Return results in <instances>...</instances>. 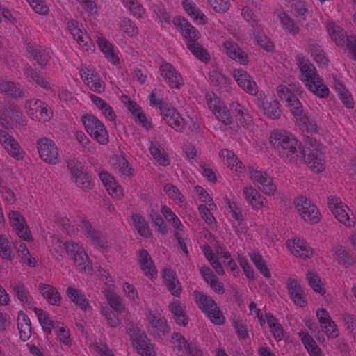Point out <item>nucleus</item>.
Segmentation results:
<instances>
[{"label": "nucleus", "instance_id": "nucleus-1", "mask_svg": "<svg viewBox=\"0 0 356 356\" xmlns=\"http://www.w3.org/2000/svg\"><path fill=\"white\" fill-rule=\"evenodd\" d=\"M49 250L56 260H60L64 253L72 258L81 270L90 273L92 267L84 248L74 241H63L54 236L49 241Z\"/></svg>", "mask_w": 356, "mask_h": 356}, {"label": "nucleus", "instance_id": "nucleus-2", "mask_svg": "<svg viewBox=\"0 0 356 356\" xmlns=\"http://www.w3.org/2000/svg\"><path fill=\"white\" fill-rule=\"evenodd\" d=\"M270 144L278 154L286 159H296L301 154V143L289 131L278 129L270 134Z\"/></svg>", "mask_w": 356, "mask_h": 356}, {"label": "nucleus", "instance_id": "nucleus-3", "mask_svg": "<svg viewBox=\"0 0 356 356\" xmlns=\"http://www.w3.org/2000/svg\"><path fill=\"white\" fill-rule=\"evenodd\" d=\"M296 60L298 64L301 72L300 79L305 83L308 90L318 97H327L329 95L330 90L328 88L322 83L315 67L301 54L296 56Z\"/></svg>", "mask_w": 356, "mask_h": 356}, {"label": "nucleus", "instance_id": "nucleus-4", "mask_svg": "<svg viewBox=\"0 0 356 356\" xmlns=\"http://www.w3.org/2000/svg\"><path fill=\"white\" fill-rule=\"evenodd\" d=\"M134 350L140 356H156L154 346L151 343L144 330L138 325L131 323L126 331Z\"/></svg>", "mask_w": 356, "mask_h": 356}, {"label": "nucleus", "instance_id": "nucleus-5", "mask_svg": "<svg viewBox=\"0 0 356 356\" xmlns=\"http://www.w3.org/2000/svg\"><path fill=\"white\" fill-rule=\"evenodd\" d=\"M278 97L286 103L293 115L302 114V106L298 99L302 93V87L298 83L288 85H280L276 88Z\"/></svg>", "mask_w": 356, "mask_h": 356}, {"label": "nucleus", "instance_id": "nucleus-6", "mask_svg": "<svg viewBox=\"0 0 356 356\" xmlns=\"http://www.w3.org/2000/svg\"><path fill=\"white\" fill-rule=\"evenodd\" d=\"M195 302L201 311L215 325H222L225 316L215 301L209 296L197 291L193 293Z\"/></svg>", "mask_w": 356, "mask_h": 356}, {"label": "nucleus", "instance_id": "nucleus-7", "mask_svg": "<svg viewBox=\"0 0 356 356\" xmlns=\"http://www.w3.org/2000/svg\"><path fill=\"white\" fill-rule=\"evenodd\" d=\"M319 146L316 140H310L304 145L300 155L308 168L316 173L321 172L325 169V161Z\"/></svg>", "mask_w": 356, "mask_h": 356}, {"label": "nucleus", "instance_id": "nucleus-8", "mask_svg": "<svg viewBox=\"0 0 356 356\" xmlns=\"http://www.w3.org/2000/svg\"><path fill=\"white\" fill-rule=\"evenodd\" d=\"M81 121L86 131L92 138L100 145H106L108 143V134L104 124L96 116L92 114L83 115Z\"/></svg>", "mask_w": 356, "mask_h": 356}, {"label": "nucleus", "instance_id": "nucleus-9", "mask_svg": "<svg viewBox=\"0 0 356 356\" xmlns=\"http://www.w3.org/2000/svg\"><path fill=\"white\" fill-rule=\"evenodd\" d=\"M295 209L300 218L309 224H316L321 218V212L317 206L309 199L304 196L295 198Z\"/></svg>", "mask_w": 356, "mask_h": 356}, {"label": "nucleus", "instance_id": "nucleus-10", "mask_svg": "<svg viewBox=\"0 0 356 356\" xmlns=\"http://www.w3.org/2000/svg\"><path fill=\"white\" fill-rule=\"evenodd\" d=\"M241 1L245 4L241 8V17L250 24L255 32L259 33L261 30V24L259 22L258 16L253 11L252 8L264 13L267 8L266 2L264 0H241Z\"/></svg>", "mask_w": 356, "mask_h": 356}, {"label": "nucleus", "instance_id": "nucleus-11", "mask_svg": "<svg viewBox=\"0 0 356 356\" xmlns=\"http://www.w3.org/2000/svg\"><path fill=\"white\" fill-rule=\"evenodd\" d=\"M327 204L329 209L339 222L348 228L355 225V218L350 216V208L339 197L329 196Z\"/></svg>", "mask_w": 356, "mask_h": 356}, {"label": "nucleus", "instance_id": "nucleus-12", "mask_svg": "<svg viewBox=\"0 0 356 356\" xmlns=\"http://www.w3.org/2000/svg\"><path fill=\"white\" fill-rule=\"evenodd\" d=\"M10 225L20 240L33 242V237L26 220L22 214L17 211L10 210L8 213Z\"/></svg>", "mask_w": 356, "mask_h": 356}, {"label": "nucleus", "instance_id": "nucleus-13", "mask_svg": "<svg viewBox=\"0 0 356 356\" xmlns=\"http://www.w3.org/2000/svg\"><path fill=\"white\" fill-rule=\"evenodd\" d=\"M253 102L259 111L266 118L271 120L280 118L282 111L279 102L275 99L268 100L263 91H260L254 96Z\"/></svg>", "mask_w": 356, "mask_h": 356}, {"label": "nucleus", "instance_id": "nucleus-14", "mask_svg": "<svg viewBox=\"0 0 356 356\" xmlns=\"http://www.w3.org/2000/svg\"><path fill=\"white\" fill-rule=\"evenodd\" d=\"M24 108L28 115L32 118L35 117L40 122H48L53 116V112L49 106L39 99L26 100Z\"/></svg>", "mask_w": 356, "mask_h": 356}, {"label": "nucleus", "instance_id": "nucleus-15", "mask_svg": "<svg viewBox=\"0 0 356 356\" xmlns=\"http://www.w3.org/2000/svg\"><path fill=\"white\" fill-rule=\"evenodd\" d=\"M36 147L41 159L49 164H56L59 162L58 149L56 143L50 138L42 137L37 140Z\"/></svg>", "mask_w": 356, "mask_h": 356}, {"label": "nucleus", "instance_id": "nucleus-16", "mask_svg": "<svg viewBox=\"0 0 356 356\" xmlns=\"http://www.w3.org/2000/svg\"><path fill=\"white\" fill-rule=\"evenodd\" d=\"M202 252L216 273L220 275H224L225 271L221 264L218 261L219 259H221L223 263H227L229 266H232V264H234V261L232 259L230 254L222 248L217 250L216 254H214L209 246L204 245L202 248Z\"/></svg>", "mask_w": 356, "mask_h": 356}, {"label": "nucleus", "instance_id": "nucleus-17", "mask_svg": "<svg viewBox=\"0 0 356 356\" xmlns=\"http://www.w3.org/2000/svg\"><path fill=\"white\" fill-rule=\"evenodd\" d=\"M3 108V113L0 115V124L2 127L6 129H11L13 122L20 126L26 125V118L17 105L6 104Z\"/></svg>", "mask_w": 356, "mask_h": 356}, {"label": "nucleus", "instance_id": "nucleus-18", "mask_svg": "<svg viewBox=\"0 0 356 356\" xmlns=\"http://www.w3.org/2000/svg\"><path fill=\"white\" fill-rule=\"evenodd\" d=\"M79 74L83 83L92 92L102 93L105 91V83L95 70L83 66L79 68Z\"/></svg>", "mask_w": 356, "mask_h": 356}, {"label": "nucleus", "instance_id": "nucleus-19", "mask_svg": "<svg viewBox=\"0 0 356 356\" xmlns=\"http://www.w3.org/2000/svg\"><path fill=\"white\" fill-rule=\"evenodd\" d=\"M160 74L170 88L179 89L184 86V79L179 72L170 63H163L159 67Z\"/></svg>", "mask_w": 356, "mask_h": 356}, {"label": "nucleus", "instance_id": "nucleus-20", "mask_svg": "<svg viewBox=\"0 0 356 356\" xmlns=\"http://www.w3.org/2000/svg\"><path fill=\"white\" fill-rule=\"evenodd\" d=\"M232 76L238 86L246 93L255 96L260 92L257 83L245 70L234 69Z\"/></svg>", "mask_w": 356, "mask_h": 356}, {"label": "nucleus", "instance_id": "nucleus-21", "mask_svg": "<svg viewBox=\"0 0 356 356\" xmlns=\"http://www.w3.org/2000/svg\"><path fill=\"white\" fill-rule=\"evenodd\" d=\"M66 26L67 31L83 51L92 50V47H94L92 40L86 33L79 28V22L76 20H68L66 23Z\"/></svg>", "mask_w": 356, "mask_h": 356}, {"label": "nucleus", "instance_id": "nucleus-22", "mask_svg": "<svg viewBox=\"0 0 356 356\" xmlns=\"http://www.w3.org/2000/svg\"><path fill=\"white\" fill-rule=\"evenodd\" d=\"M78 225L81 229L84 236L89 239L94 245L102 248L107 247L108 241L106 235L95 229L91 223L86 219H81Z\"/></svg>", "mask_w": 356, "mask_h": 356}, {"label": "nucleus", "instance_id": "nucleus-23", "mask_svg": "<svg viewBox=\"0 0 356 356\" xmlns=\"http://www.w3.org/2000/svg\"><path fill=\"white\" fill-rule=\"evenodd\" d=\"M0 144L12 157L17 160L23 158L24 152L18 142L4 130H0Z\"/></svg>", "mask_w": 356, "mask_h": 356}, {"label": "nucleus", "instance_id": "nucleus-24", "mask_svg": "<svg viewBox=\"0 0 356 356\" xmlns=\"http://www.w3.org/2000/svg\"><path fill=\"white\" fill-rule=\"evenodd\" d=\"M173 24L178 29L181 35L187 40L186 44L195 42L199 39L200 32L186 19L181 17H175Z\"/></svg>", "mask_w": 356, "mask_h": 356}, {"label": "nucleus", "instance_id": "nucleus-25", "mask_svg": "<svg viewBox=\"0 0 356 356\" xmlns=\"http://www.w3.org/2000/svg\"><path fill=\"white\" fill-rule=\"evenodd\" d=\"M161 115L167 124L177 132H184L186 129V122L180 113L172 107L162 108Z\"/></svg>", "mask_w": 356, "mask_h": 356}, {"label": "nucleus", "instance_id": "nucleus-26", "mask_svg": "<svg viewBox=\"0 0 356 356\" xmlns=\"http://www.w3.org/2000/svg\"><path fill=\"white\" fill-rule=\"evenodd\" d=\"M219 156L222 162L232 171L235 172V176H244L246 173L243 163L238 159L234 153L229 149H222L219 152Z\"/></svg>", "mask_w": 356, "mask_h": 356}, {"label": "nucleus", "instance_id": "nucleus-27", "mask_svg": "<svg viewBox=\"0 0 356 356\" xmlns=\"http://www.w3.org/2000/svg\"><path fill=\"white\" fill-rule=\"evenodd\" d=\"M286 246L294 256L300 259L310 258L314 254L313 249L309 244L298 238L288 240Z\"/></svg>", "mask_w": 356, "mask_h": 356}, {"label": "nucleus", "instance_id": "nucleus-28", "mask_svg": "<svg viewBox=\"0 0 356 356\" xmlns=\"http://www.w3.org/2000/svg\"><path fill=\"white\" fill-rule=\"evenodd\" d=\"M287 289L293 303L300 307L307 305V298L300 282L294 277H289L287 282Z\"/></svg>", "mask_w": 356, "mask_h": 356}, {"label": "nucleus", "instance_id": "nucleus-29", "mask_svg": "<svg viewBox=\"0 0 356 356\" xmlns=\"http://www.w3.org/2000/svg\"><path fill=\"white\" fill-rule=\"evenodd\" d=\"M105 284L106 288L103 290V293L109 305L115 311L122 312L124 307L120 296L114 292V284L111 276L105 275Z\"/></svg>", "mask_w": 356, "mask_h": 356}, {"label": "nucleus", "instance_id": "nucleus-30", "mask_svg": "<svg viewBox=\"0 0 356 356\" xmlns=\"http://www.w3.org/2000/svg\"><path fill=\"white\" fill-rule=\"evenodd\" d=\"M243 195L253 209L258 210L266 207L267 201L266 198L252 186H245L243 190Z\"/></svg>", "mask_w": 356, "mask_h": 356}, {"label": "nucleus", "instance_id": "nucleus-31", "mask_svg": "<svg viewBox=\"0 0 356 356\" xmlns=\"http://www.w3.org/2000/svg\"><path fill=\"white\" fill-rule=\"evenodd\" d=\"M162 277L171 294L174 296L179 297L182 288L175 273L170 268H164L162 273Z\"/></svg>", "mask_w": 356, "mask_h": 356}, {"label": "nucleus", "instance_id": "nucleus-32", "mask_svg": "<svg viewBox=\"0 0 356 356\" xmlns=\"http://www.w3.org/2000/svg\"><path fill=\"white\" fill-rule=\"evenodd\" d=\"M325 28L331 40L338 47H343L345 44L346 39L348 37L346 32L343 30V29L333 20H328L326 22Z\"/></svg>", "mask_w": 356, "mask_h": 356}, {"label": "nucleus", "instance_id": "nucleus-33", "mask_svg": "<svg viewBox=\"0 0 356 356\" xmlns=\"http://www.w3.org/2000/svg\"><path fill=\"white\" fill-rule=\"evenodd\" d=\"M331 252L337 262L346 268L353 265L356 262V256L347 252L346 248L341 245L337 244L334 245Z\"/></svg>", "mask_w": 356, "mask_h": 356}, {"label": "nucleus", "instance_id": "nucleus-34", "mask_svg": "<svg viewBox=\"0 0 356 356\" xmlns=\"http://www.w3.org/2000/svg\"><path fill=\"white\" fill-rule=\"evenodd\" d=\"M182 6L185 12L195 23L204 25L207 22V18L205 15L192 0H184Z\"/></svg>", "mask_w": 356, "mask_h": 356}, {"label": "nucleus", "instance_id": "nucleus-35", "mask_svg": "<svg viewBox=\"0 0 356 356\" xmlns=\"http://www.w3.org/2000/svg\"><path fill=\"white\" fill-rule=\"evenodd\" d=\"M298 335L309 356H321L322 355L321 348L307 332L300 330Z\"/></svg>", "mask_w": 356, "mask_h": 356}, {"label": "nucleus", "instance_id": "nucleus-36", "mask_svg": "<svg viewBox=\"0 0 356 356\" xmlns=\"http://www.w3.org/2000/svg\"><path fill=\"white\" fill-rule=\"evenodd\" d=\"M38 289L42 297L51 305H59L61 296L57 289L51 285L40 283Z\"/></svg>", "mask_w": 356, "mask_h": 356}, {"label": "nucleus", "instance_id": "nucleus-37", "mask_svg": "<svg viewBox=\"0 0 356 356\" xmlns=\"http://www.w3.org/2000/svg\"><path fill=\"white\" fill-rule=\"evenodd\" d=\"M67 298L78 306L81 310L86 311L90 307V304L84 293L73 286H68L66 289Z\"/></svg>", "mask_w": 356, "mask_h": 356}, {"label": "nucleus", "instance_id": "nucleus-38", "mask_svg": "<svg viewBox=\"0 0 356 356\" xmlns=\"http://www.w3.org/2000/svg\"><path fill=\"white\" fill-rule=\"evenodd\" d=\"M0 92L14 98H20L24 95L20 83L6 80L0 81Z\"/></svg>", "mask_w": 356, "mask_h": 356}, {"label": "nucleus", "instance_id": "nucleus-39", "mask_svg": "<svg viewBox=\"0 0 356 356\" xmlns=\"http://www.w3.org/2000/svg\"><path fill=\"white\" fill-rule=\"evenodd\" d=\"M138 257L139 264L144 273L151 277L156 276L157 271L147 251L145 250H140Z\"/></svg>", "mask_w": 356, "mask_h": 356}, {"label": "nucleus", "instance_id": "nucleus-40", "mask_svg": "<svg viewBox=\"0 0 356 356\" xmlns=\"http://www.w3.org/2000/svg\"><path fill=\"white\" fill-rule=\"evenodd\" d=\"M145 315L148 323L152 327L159 332H164L166 331L168 328L166 320L160 313L155 312L152 309H147Z\"/></svg>", "mask_w": 356, "mask_h": 356}, {"label": "nucleus", "instance_id": "nucleus-41", "mask_svg": "<svg viewBox=\"0 0 356 356\" xmlns=\"http://www.w3.org/2000/svg\"><path fill=\"white\" fill-rule=\"evenodd\" d=\"M173 318L179 325L186 326L188 324V318L184 311V307L179 301L174 300L168 306Z\"/></svg>", "mask_w": 356, "mask_h": 356}, {"label": "nucleus", "instance_id": "nucleus-42", "mask_svg": "<svg viewBox=\"0 0 356 356\" xmlns=\"http://www.w3.org/2000/svg\"><path fill=\"white\" fill-rule=\"evenodd\" d=\"M26 49L40 67L47 65L50 58V50L37 48L32 45H28Z\"/></svg>", "mask_w": 356, "mask_h": 356}, {"label": "nucleus", "instance_id": "nucleus-43", "mask_svg": "<svg viewBox=\"0 0 356 356\" xmlns=\"http://www.w3.org/2000/svg\"><path fill=\"white\" fill-rule=\"evenodd\" d=\"M67 167L73 178H81L87 176L81 159L79 157H70L67 161Z\"/></svg>", "mask_w": 356, "mask_h": 356}, {"label": "nucleus", "instance_id": "nucleus-44", "mask_svg": "<svg viewBox=\"0 0 356 356\" xmlns=\"http://www.w3.org/2000/svg\"><path fill=\"white\" fill-rule=\"evenodd\" d=\"M33 310L42 329L46 333L51 334L52 330L56 327V324L58 323L59 321L51 319L49 315L41 309L35 307Z\"/></svg>", "mask_w": 356, "mask_h": 356}, {"label": "nucleus", "instance_id": "nucleus-45", "mask_svg": "<svg viewBox=\"0 0 356 356\" xmlns=\"http://www.w3.org/2000/svg\"><path fill=\"white\" fill-rule=\"evenodd\" d=\"M171 343L172 344L173 350L178 356H183L187 353L191 345L178 332H175L172 334Z\"/></svg>", "mask_w": 356, "mask_h": 356}, {"label": "nucleus", "instance_id": "nucleus-46", "mask_svg": "<svg viewBox=\"0 0 356 356\" xmlns=\"http://www.w3.org/2000/svg\"><path fill=\"white\" fill-rule=\"evenodd\" d=\"M153 13V17L162 26L168 25L171 22V15L168 13L165 7L161 4H154L151 7Z\"/></svg>", "mask_w": 356, "mask_h": 356}, {"label": "nucleus", "instance_id": "nucleus-47", "mask_svg": "<svg viewBox=\"0 0 356 356\" xmlns=\"http://www.w3.org/2000/svg\"><path fill=\"white\" fill-rule=\"evenodd\" d=\"M12 287L15 292L17 298L19 300V301L24 307H31L33 298L30 295L29 291L25 287V286L21 283H14Z\"/></svg>", "mask_w": 356, "mask_h": 356}, {"label": "nucleus", "instance_id": "nucleus-48", "mask_svg": "<svg viewBox=\"0 0 356 356\" xmlns=\"http://www.w3.org/2000/svg\"><path fill=\"white\" fill-rule=\"evenodd\" d=\"M26 75L27 77H29L30 79H29V81L31 82L33 81L35 83L47 90H49L51 89L50 84L49 81H47V78L44 77L42 74H40L39 72H37L35 69L29 67L26 69Z\"/></svg>", "mask_w": 356, "mask_h": 356}, {"label": "nucleus", "instance_id": "nucleus-49", "mask_svg": "<svg viewBox=\"0 0 356 356\" xmlns=\"http://www.w3.org/2000/svg\"><path fill=\"white\" fill-rule=\"evenodd\" d=\"M209 78L211 84L218 90H227L229 87V80L217 70L210 71Z\"/></svg>", "mask_w": 356, "mask_h": 356}, {"label": "nucleus", "instance_id": "nucleus-50", "mask_svg": "<svg viewBox=\"0 0 356 356\" xmlns=\"http://www.w3.org/2000/svg\"><path fill=\"white\" fill-rule=\"evenodd\" d=\"M149 149L152 156L159 165L166 166L170 164L168 156L157 143L152 142Z\"/></svg>", "mask_w": 356, "mask_h": 356}, {"label": "nucleus", "instance_id": "nucleus-51", "mask_svg": "<svg viewBox=\"0 0 356 356\" xmlns=\"http://www.w3.org/2000/svg\"><path fill=\"white\" fill-rule=\"evenodd\" d=\"M131 219V225L134 227L140 236L147 238L150 235L149 226L144 218L137 213H134Z\"/></svg>", "mask_w": 356, "mask_h": 356}, {"label": "nucleus", "instance_id": "nucleus-52", "mask_svg": "<svg viewBox=\"0 0 356 356\" xmlns=\"http://www.w3.org/2000/svg\"><path fill=\"white\" fill-rule=\"evenodd\" d=\"M53 330H54L57 339L60 343L68 348L71 347L72 341L70 338V331L63 323L59 322L56 323V327Z\"/></svg>", "mask_w": 356, "mask_h": 356}, {"label": "nucleus", "instance_id": "nucleus-53", "mask_svg": "<svg viewBox=\"0 0 356 356\" xmlns=\"http://www.w3.org/2000/svg\"><path fill=\"white\" fill-rule=\"evenodd\" d=\"M13 245L18 255L22 260L30 266L34 265V259L31 257L29 251L25 243L19 241H15L13 242Z\"/></svg>", "mask_w": 356, "mask_h": 356}, {"label": "nucleus", "instance_id": "nucleus-54", "mask_svg": "<svg viewBox=\"0 0 356 356\" xmlns=\"http://www.w3.org/2000/svg\"><path fill=\"white\" fill-rule=\"evenodd\" d=\"M266 319L270 332L277 341H281L284 337V330L278 321L270 314H266Z\"/></svg>", "mask_w": 356, "mask_h": 356}, {"label": "nucleus", "instance_id": "nucleus-55", "mask_svg": "<svg viewBox=\"0 0 356 356\" xmlns=\"http://www.w3.org/2000/svg\"><path fill=\"white\" fill-rule=\"evenodd\" d=\"M129 13L137 19L143 17L145 10L138 0H120Z\"/></svg>", "mask_w": 356, "mask_h": 356}, {"label": "nucleus", "instance_id": "nucleus-56", "mask_svg": "<svg viewBox=\"0 0 356 356\" xmlns=\"http://www.w3.org/2000/svg\"><path fill=\"white\" fill-rule=\"evenodd\" d=\"M277 17L285 31L293 35H296L299 33L298 26L295 24L293 19L285 12L280 11L277 14Z\"/></svg>", "mask_w": 356, "mask_h": 356}, {"label": "nucleus", "instance_id": "nucleus-57", "mask_svg": "<svg viewBox=\"0 0 356 356\" xmlns=\"http://www.w3.org/2000/svg\"><path fill=\"white\" fill-rule=\"evenodd\" d=\"M307 49L317 63L321 65H326L327 64L328 59L319 44L311 43L308 45Z\"/></svg>", "mask_w": 356, "mask_h": 356}, {"label": "nucleus", "instance_id": "nucleus-58", "mask_svg": "<svg viewBox=\"0 0 356 356\" xmlns=\"http://www.w3.org/2000/svg\"><path fill=\"white\" fill-rule=\"evenodd\" d=\"M122 291L124 296L129 300L132 305H140V301L138 296V293L133 284H131L128 282L123 283Z\"/></svg>", "mask_w": 356, "mask_h": 356}, {"label": "nucleus", "instance_id": "nucleus-59", "mask_svg": "<svg viewBox=\"0 0 356 356\" xmlns=\"http://www.w3.org/2000/svg\"><path fill=\"white\" fill-rule=\"evenodd\" d=\"M118 26L129 37H135L138 33V28L135 23L127 17L120 18L118 22Z\"/></svg>", "mask_w": 356, "mask_h": 356}, {"label": "nucleus", "instance_id": "nucleus-60", "mask_svg": "<svg viewBox=\"0 0 356 356\" xmlns=\"http://www.w3.org/2000/svg\"><path fill=\"white\" fill-rule=\"evenodd\" d=\"M164 191L176 204L179 206L181 205L186 200L184 196L179 191V189L175 186L168 184L164 187Z\"/></svg>", "mask_w": 356, "mask_h": 356}, {"label": "nucleus", "instance_id": "nucleus-61", "mask_svg": "<svg viewBox=\"0 0 356 356\" xmlns=\"http://www.w3.org/2000/svg\"><path fill=\"white\" fill-rule=\"evenodd\" d=\"M102 181L109 195L118 199L123 196L122 188L117 183L116 179H102Z\"/></svg>", "mask_w": 356, "mask_h": 356}, {"label": "nucleus", "instance_id": "nucleus-62", "mask_svg": "<svg viewBox=\"0 0 356 356\" xmlns=\"http://www.w3.org/2000/svg\"><path fill=\"white\" fill-rule=\"evenodd\" d=\"M186 46L191 52L202 62H207L210 58L208 51L197 42L187 43Z\"/></svg>", "mask_w": 356, "mask_h": 356}, {"label": "nucleus", "instance_id": "nucleus-63", "mask_svg": "<svg viewBox=\"0 0 356 356\" xmlns=\"http://www.w3.org/2000/svg\"><path fill=\"white\" fill-rule=\"evenodd\" d=\"M250 257L261 274H262L265 277H270V271L266 267V263L260 254L257 252H252L250 254Z\"/></svg>", "mask_w": 356, "mask_h": 356}, {"label": "nucleus", "instance_id": "nucleus-64", "mask_svg": "<svg viewBox=\"0 0 356 356\" xmlns=\"http://www.w3.org/2000/svg\"><path fill=\"white\" fill-rule=\"evenodd\" d=\"M296 120L301 124L304 128L309 133L317 132L318 126L315 121L310 118L307 113H303L300 115H294Z\"/></svg>", "mask_w": 356, "mask_h": 356}]
</instances>
